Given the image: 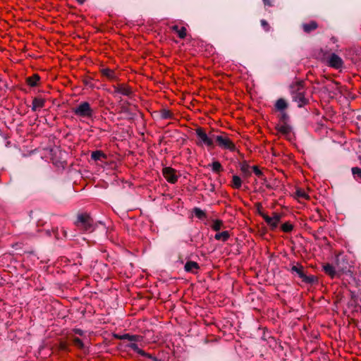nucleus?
<instances>
[{"label": "nucleus", "instance_id": "1", "mask_svg": "<svg viewBox=\"0 0 361 361\" xmlns=\"http://www.w3.org/2000/svg\"><path fill=\"white\" fill-rule=\"evenodd\" d=\"M290 87L293 99L298 103V106L302 107L307 105L309 101L305 95L303 82H296Z\"/></svg>", "mask_w": 361, "mask_h": 361}, {"label": "nucleus", "instance_id": "2", "mask_svg": "<svg viewBox=\"0 0 361 361\" xmlns=\"http://www.w3.org/2000/svg\"><path fill=\"white\" fill-rule=\"evenodd\" d=\"M69 342L72 343L75 348L85 350L88 344V338L87 336L83 338H79L75 335H70L68 337V341H61L59 348L62 350H68Z\"/></svg>", "mask_w": 361, "mask_h": 361}, {"label": "nucleus", "instance_id": "3", "mask_svg": "<svg viewBox=\"0 0 361 361\" xmlns=\"http://www.w3.org/2000/svg\"><path fill=\"white\" fill-rule=\"evenodd\" d=\"M75 225L79 228L86 231H92L94 228L93 219L87 213H82L78 215Z\"/></svg>", "mask_w": 361, "mask_h": 361}, {"label": "nucleus", "instance_id": "4", "mask_svg": "<svg viewBox=\"0 0 361 361\" xmlns=\"http://www.w3.org/2000/svg\"><path fill=\"white\" fill-rule=\"evenodd\" d=\"M73 113L80 118H90L92 117L94 111L87 102L80 103L76 107L72 109Z\"/></svg>", "mask_w": 361, "mask_h": 361}, {"label": "nucleus", "instance_id": "5", "mask_svg": "<svg viewBox=\"0 0 361 361\" xmlns=\"http://www.w3.org/2000/svg\"><path fill=\"white\" fill-rule=\"evenodd\" d=\"M114 337L115 338L121 340L123 341V345L126 348L130 349L135 342L142 341L143 336L141 335L137 334H114Z\"/></svg>", "mask_w": 361, "mask_h": 361}, {"label": "nucleus", "instance_id": "6", "mask_svg": "<svg viewBox=\"0 0 361 361\" xmlns=\"http://www.w3.org/2000/svg\"><path fill=\"white\" fill-rule=\"evenodd\" d=\"M216 145L223 149L235 152L236 147L234 142L226 134L218 135L216 137Z\"/></svg>", "mask_w": 361, "mask_h": 361}, {"label": "nucleus", "instance_id": "7", "mask_svg": "<svg viewBox=\"0 0 361 361\" xmlns=\"http://www.w3.org/2000/svg\"><path fill=\"white\" fill-rule=\"evenodd\" d=\"M260 216L269 226L271 231H275L281 219V214L277 212H273L272 216H269L265 213L259 212Z\"/></svg>", "mask_w": 361, "mask_h": 361}, {"label": "nucleus", "instance_id": "8", "mask_svg": "<svg viewBox=\"0 0 361 361\" xmlns=\"http://www.w3.org/2000/svg\"><path fill=\"white\" fill-rule=\"evenodd\" d=\"M336 269L341 276L350 271V264L348 263L347 256L338 255L336 260Z\"/></svg>", "mask_w": 361, "mask_h": 361}, {"label": "nucleus", "instance_id": "9", "mask_svg": "<svg viewBox=\"0 0 361 361\" xmlns=\"http://www.w3.org/2000/svg\"><path fill=\"white\" fill-rule=\"evenodd\" d=\"M291 271L298 274V276L302 279V282L308 284H312L316 281V277L314 276H307L304 272V267L300 264L293 265L291 267Z\"/></svg>", "mask_w": 361, "mask_h": 361}, {"label": "nucleus", "instance_id": "10", "mask_svg": "<svg viewBox=\"0 0 361 361\" xmlns=\"http://www.w3.org/2000/svg\"><path fill=\"white\" fill-rule=\"evenodd\" d=\"M113 88V94L114 96L121 94L128 97L133 93L131 87L126 84H119L117 85H114Z\"/></svg>", "mask_w": 361, "mask_h": 361}, {"label": "nucleus", "instance_id": "11", "mask_svg": "<svg viewBox=\"0 0 361 361\" xmlns=\"http://www.w3.org/2000/svg\"><path fill=\"white\" fill-rule=\"evenodd\" d=\"M163 176L170 183H176L178 178L176 171L171 167H165L163 169Z\"/></svg>", "mask_w": 361, "mask_h": 361}, {"label": "nucleus", "instance_id": "12", "mask_svg": "<svg viewBox=\"0 0 361 361\" xmlns=\"http://www.w3.org/2000/svg\"><path fill=\"white\" fill-rule=\"evenodd\" d=\"M275 130L277 131V133L290 139L289 137L291 135L292 128L288 123H277L275 126Z\"/></svg>", "mask_w": 361, "mask_h": 361}, {"label": "nucleus", "instance_id": "13", "mask_svg": "<svg viewBox=\"0 0 361 361\" xmlns=\"http://www.w3.org/2000/svg\"><path fill=\"white\" fill-rule=\"evenodd\" d=\"M145 345V339L143 338L142 341L140 342H135L133 345L130 350H133L134 352L137 353V354L140 355L142 357H147L152 359L151 355L149 353H145L142 348Z\"/></svg>", "mask_w": 361, "mask_h": 361}, {"label": "nucleus", "instance_id": "14", "mask_svg": "<svg viewBox=\"0 0 361 361\" xmlns=\"http://www.w3.org/2000/svg\"><path fill=\"white\" fill-rule=\"evenodd\" d=\"M328 64L330 67L339 69L343 67V61L340 56L334 53L329 56Z\"/></svg>", "mask_w": 361, "mask_h": 361}, {"label": "nucleus", "instance_id": "15", "mask_svg": "<svg viewBox=\"0 0 361 361\" xmlns=\"http://www.w3.org/2000/svg\"><path fill=\"white\" fill-rule=\"evenodd\" d=\"M323 271L326 275L330 276L331 279H334L335 277H341V275L338 274V269L336 270L335 267L329 263H326L323 266Z\"/></svg>", "mask_w": 361, "mask_h": 361}, {"label": "nucleus", "instance_id": "16", "mask_svg": "<svg viewBox=\"0 0 361 361\" xmlns=\"http://www.w3.org/2000/svg\"><path fill=\"white\" fill-rule=\"evenodd\" d=\"M319 27V24L316 20H311L308 23H303L302 28L305 33H310L316 30Z\"/></svg>", "mask_w": 361, "mask_h": 361}, {"label": "nucleus", "instance_id": "17", "mask_svg": "<svg viewBox=\"0 0 361 361\" xmlns=\"http://www.w3.org/2000/svg\"><path fill=\"white\" fill-rule=\"evenodd\" d=\"M240 169L242 172L243 176L245 178H249L252 175V172L250 171V166L249 165L248 162L245 160L241 161L239 163Z\"/></svg>", "mask_w": 361, "mask_h": 361}, {"label": "nucleus", "instance_id": "18", "mask_svg": "<svg viewBox=\"0 0 361 361\" xmlns=\"http://www.w3.org/2000/svg\"><path fill=\"white\" fill-rule=\"evenodd\" d=\"M45 104V99L42 97H35L32 100V110L36 111L43 108Z\"/></svg>", "mask_w": 361, "mask_h": 361}, {"label": "nucleus", "instance_id": "19", "mask_svg": "<svg viewBox=\"0 0 361 361\" xmlns=\"http://www.w3.org/2000/svg\"><path fill=\"white\" fill-rule=\"evenodd\" d=\"M171 30L175 32L180 39H184L187 35V30L183 26H178V25H173L170 27Z\"/></svg>", "mask_w": 361, "mask_h": 361}, {"label": "nucleus", "instance_id": "20", "mask_svg": "<svg viewBox=\"0 0 361 361\" xmlns=\"http://www.w3.org/2000/svg\"><path fill=\"white\" fill-rule=\"evenodd\" d=\"M217 135L211 134L207 135L204 132V145L208 147L213 149L214 144H216V137Z\"/></svg>", "mask_w": 361, "mask_h": 361}, {"label": "nucleus", "instance_id": "21", "mask_svg": "<svg viewBox=\"0 0 361 361\" xmlns=\"http://www.w3.org/2000/svg\"><path fill=\"white\" fill-rule=\"evenodd\" d=\"M100 72L103 76L106 77L109 80H114L116 79V73L112 69L103 68L100 70Z\"/></svg>", "mask_w": 361, "mask_h": 361}, {"label": "nucleus", "instance_id": "22", "mask_svg": "<svg viewBox=\"0 0 361 361\" xmlns=\"http://www.w3.org/2000/svg\"><path fill=\"white\" fill-rule=\"evenodd\" d=\"M274 108L277 111H285V110L288 108V104L284 99L280 98L276 100Z\"/></svg>", "mask_w": 361, "mask_h": 361}, {"label": "nucleus", "instance_id": "23", "mask_svg": "<svg viewBox=\"0 0 361 361\" xmlns=\"http://www.w3.org/2000/svg\"><path fill=\"white\" fill-rule=\"evenodd\" d=\"M39 80L40 77L38 74H33L32 76L26 78L27 84L32 87L38 86Z\"/></svg>", "mask_w": 361, "mask_h": 361}, {"label": "nucleus", "instance_id": "24", "mask_svg": "<svg viewBox=\"0 0 361 361\" xmlns=\"http://www.w3.org/2000/svg\"><path fill=\"white\" fill-rule=\"evenodd\" d=\"M295 197L299 202L302 200H310V195L302 188H298L295 192Z\"/></svg>", "mask_w": 361, "mask_h": 361}, {"label": "nucleus", "instance_id": "25", "mask_svg": "<svg viewBox=\"0 0 361 361\" xmlns=\"http://www.w3.org/2000/svg\"><path fill=\"white\" fill-rule=\"evenodd\" d=\"M242 183L243 181L240 177L237 175H234L232 177L230 185L233 189L238 190L241 188Z\"/></svg>", "mask_w": 361, "mask_h": 361}, {"label": "nucleus", "instance_id": "26", "mask_svg": "<svg viewBox=\"0 0 361 361\" xmlns=\"http://www.w3.org/2000/svg\"><path fill=\"white\" fill-rule=\"evenodd\" d=\"M91 158L94 161H103L106 159V155L102 151L96 150L92 152Z\"/></svg>", "mask_w": 361, "mask_h": 361}, {"label": "nucleus", "instance_id": "27", "mask_svg": "<svg viewBox=\"0 0 361 361\" xmlns=\"http://www.w3.org/2000/svg\"><path fill=\"white\" fill-rule=\"evenodd\" d=\"M208 166H211L212 171L216 174H220L224 171V168L219 161H213Z\"/></svg>", "mask_w": 361, "mask_h": 361}, {"label": "nucleus", "instance_id": "28", "mask_svg": "<svg viewBox=\"0 0 361 361\" xmlns=\"http://www.w3.org/2000/svg\"><path fill=\"white\" fill-rule=\"evenodd\" d=\"M231 235L228 231H224L220 233H216L214 235V238L216 240H221L223 242H226L228 240Z\"/></svg>", "mask_w": 361, "mask_h": 361}, {"label": "nucleus", "instance_id": "29", "mask_svg": "<svg viewBox=\"0 0 361 361\" xmlns=\"http://www.w3.org/2000/svg\"><path fill=\"white\" fill-rule=\"evenodd\" d=\"M323 210L319 208H316L314 210V213L312 215L311 219H314L315 221H325V217L323 215Z\"/></svg>", "mask_w": 361, "mask_h": 361}, {"label": "nucleus", "instance_id": "30", "mask_svg": "<svg viewBox=\"0 0 361 361\" xmlns=\"http://www.w3.org/2000/svg\"><path fill=\"white\" fill-rule=\"evenodd\" d=\"M210 227L214 231H219L221 229V228L224 227V222L221 219H215L212 220Z\"/></svg>", "mask_w": 361, "mask_h": 361}, {"label": "nucleus", "instance_id": "31", "mask_svg": "<svg viewBox=\"0 0 361 361\" xmlns=\"http://www.w3.org/2000/svg\"><path fill=\"white\" fill-rule=\"evenodd\" d=\"M199 268L197 263L195 262H188L185 264V270L188 272H194L195 270H197Z\"/></svg>", "mask_w": 361, "mask_h": 361}, {"label": "nucleus", "instance_id": "32", "mask_svg": "<svg viewBox=\"0 0 361 361\" xmlns=\"http://www.w3.org/2000/svg\"><path fill=\"white\" fill-rule=\"evenodd\" d=\"M293 228L294 226L290 221H286L281 226V230L286 233L292 232Z\"/></svg>", "mask_w": 361, "mask_h": 361}, {"label": "nucleus", "instance_id": "33", "mask_svg": "<svg viewBox=\"0 0 361 361\" xmlns=\"http://www.w3.org/2000/svg\"><path fill=\"white\" fill-rule=\"evenodd\" d=\"M351 171L354 179L361 183V169L357 166L353 167Z\"/></svg>", "mask_w": 361, "mask_h": 361}, {"label": "nucleus", "instance_id": "34", "mask_svg": "<svg viewBox=\"0 0 361 361\" xmlns=\"http://www.w3.org/2000/svg\"><path fill=\"white\" fill-rule=\"evenodd\" d=\"M278 118L279 121V123H288L289 120V116L286 111H281Z\"/></svg>", "mask_w": 361, "mask_h": 361}, {"label": "nucleus", "instance_id": "35", "mask_svg": "<svg viewBox=\"0 0 361 361\" xmlns=\"http://www.w3.org/2000/svg\"><path fill=\"white\" fill-rule=\"evenodd\" d=\"M160 116L162 119H170L173 117V114L168 109H161L160 111Z\"/></svg>", "mask_w": 361, "mask_h": 361}, {"label": "nucleus", "instance_id": "36", "mask_svg": "<svg viewBox=\"0 0 361 361\" xmlns=\"http://www.w3.org/2000/svg\"><path fill=\"white\" fill-rule=\"evenodd\" d=\"M196 131L199 137L198 144L202 145V142H203V129L198 128Z\"/></svg>", "mask_w": 361, "mask_h": 361}, {"label": "nucleus", "instance_id": "37", "mask_svg": "<svg viewBox=\"0 0 361 361\" xmlns=\"http://www.w3.org/2000/svg\"><path fill=\"white\" fill-rule=\"evenodd\" d=\"M252 169L253 172L255 173V174L257 176L261 177L263 176V173L262 172V171L259 169V167L257 166H253L252 167Z\"/></svg>", "mask_w": 361, "mask_h": 361}, {"label": "nucleus", "instance_id": "38", "mask_svg": "<svg viewBox=\"0 0 361 361\" xmlns=\"http://www.w3.org/2000/svg\"><path fill=\"white\" fill-rule=\"evenodd\" d=\"M193 212L197 218L202 219L203 217V211L200 209L195 208Z\"/></svg>", "mask_w": 361, "mask_h": 361}, {"label": "nucleus", "instance_id": "39", "mask_svg": "<svg viewBox=\"0 0 361 361\" xmlns=\"http://www.w3.org/2000/svg\"><path fill=\"white\" fill-rule=\"evenodd\" d=\"M73 332L75 335L80 336L81 338H83L84 336H86L85 333L82 329H74L73 330Z\"/></svg>", "mask_w": 361, "mask_h": 361}, {"label": "nucleus", "instance_id": "40", "mask_svg": "<svg viewBox=\"0 0 361 361\" xmlns=\"http://www.w3.org/2000/svg\"><path fill=\"white\" fill-rule=\"evenodd\" d=\"M261 25H262V26L263 27V28L264 29L265 31H269V30L270 26H269V23L265 20H261Z\"/></svg>", "mask_w": 361, "mask_h": 361}, {"label": "nucleus", "instance_id": "41", "mask_svg": "<svg viewBox=\"0 0 361 361\" xmlns=\"http://www.w3.org/2000/svg\"><path fill=\"white\" fill-rule=\"evenodd\" d=\"M265 6H273V0H263Z\"/></svg>", "mask_w": 361, "mask_h": 361}, {"label": "nucleus", "instance_id": "42", "mask_svg": "<svg viewBox=\"0 0 361 361\" xmlns=\"http://www.w3.org/2000/svg\"><path fill=\"white\" fill-rule=\"evenodd\" d=\"M77 2L80 4H83L86 0H76Z\"/></svg>", "mask_w": 361, "mask_h": 361}, {"label": "nucleus", "instance_id": "43", "mask_svg": "<svg viewBox=\"0 0 361 361\" xmlns=\"http://www.w3.org/2000/svg\"><path fill=\"white\" fill-rule=\"evenodd\" d=\"M209 325H207V327H204V331H207V327H209Z\"/></svg>", "mask_w": 361, "mask_h": 361}]
</instances>
